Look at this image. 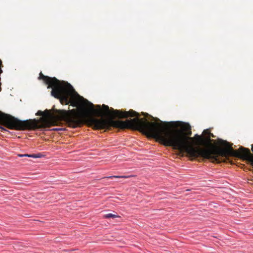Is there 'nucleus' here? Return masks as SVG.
Here are the masks:
<instances>
[{
  "label": "nucleus",
  "instance_id": "obj_8",
  "mask_svg": "<svg viewBox=\"0 0 253 253\" xmlns=\"http://www.w3.org/2000/svg\"><path fill=\"white\" fill-rule=\"evenodd\" d=\"M129 177H130V176H126V175H121V176H119V175H114V176H109L105 177L104 178H112L114 177V178H128Z\"/></svg>",
  "mask_w": 253,
  "mask_h": 253
},
{
  "label": "nucleus",
  "instance_id": "obj_2",
  "mask_svg": "<svg viewBox=\"0 0 253 253\" xmlns=\"http://www.w3.org/2000/svg\"><path fill=\"white\" fill-rule=\"evenodd\" d=\"M39 79H42L47 84L48 88H52L51 95L59 99L60 102L68 104L77 98H81L83 105L88 108V114L91 116H101L100 106L97 105V109H95L94 105L87 100L81 97L75 90L73 87L67 82H60L55 78H50L44 76L42 73Z\"/></svg>",
  "mask_w": 253,
  "mask_h": 253
},
{
  "label": "nucleus",
  "instance_id": "obj_1",
  "mask_svg": "<svg viewBox=\"0 0 253 253\" xmlns=\"http://www.w3.org/2000/svg\"><path fill=\"white\" fill-rule=\"evenodd\" d=\"M156 138L166 146H172L180 152H185L191 158L201 157L219 163L218 157L233 156L246 160L253 165V155L250 150L241 147L239 151L234 150L232 145L226 141L221 140V144L227 147L215 150V154L207 149H201L194 146L193 138L188 137L191 134V126L182 122H163L156 118ZM253 152V144L252 145Z\"/></svg>",
  "mask_w": 253,
  "mask_h": 253
},
{
  "label": "nucleus",
  "instance_id": "obj_3",
  "mask_svg": "<svg viewBox=\"0 0 253 253\" xmlns=\"http://www.w3.org/2000/svg\"><path fill=\"white\" fill-rule=\"evenodd\" d=\"M58 115L57 116H54L51 114L48 110H45L44 112L39 111L36 113L37 115L45 116L46 119L43 121V123L41 124L39 126V128H45L48 127L50 126V122L49 119H55L57 120H65L70 126L73 127H76L80 125L81 121L76 116L70 115L68 114V111L66 110H57Z\"/></svg>",
  "mask_w": 253,
  "mask_h": 253
},
{
  "label": "nucleus",
  "instance_id": "obj_5",
  "mask_svg": "<svg viewBox=\"0 0 253 253\" xmlns=\"http://www.w3.org/2000/svg\"><path fill=\"white\" fill-rule=\"evenodd\" d=\"M102 107L107 115H112L119 118H126L128 117H138V113L133 110H130L128 112H122L120 110L112 109V111L110 112L108 106L103 104Z\"/></svg>",
  "mask_w": 253,
  "mask_h": 253
},
{
  "label": "nucleus",
  "instance_id": "obj_7",
  "mask_svg": "<svg viewBox=\"0 0 253 253\" xmlns=\"http://www.w3.org/2000/svg\"><path fill=\"white\" fill-rule=\"evenodd\" d=\"M203 133L204 134V135H208V137H207V139L208 140H210V137L211 136V137H213V134L211 133L209 129H205L204 130Z\"/></svg>",
  "mask_w": 253,
  "mask_h": 253
},
{
  "label": "nucleus",
  "instance_id": "obj_6",
  "mask_svg": "<svg viewBox=\"0 0 253 253\" xmlns=\"http://www.w3.org/2000/svg\"><path fill=\"white\" fill-rule=\"evenodd\" d=\"M91 122L94 127L97 129H104L110 126V122L105 119L92 118Z\"/></svg>",
  "mask_w": 253,
  "mask_h": 253
},
{
  "label": "nucleus",
  "instance_id": "obj_11",
  "mask_svg": "<svg viewBox=\"0 0 253 253\" xmlns=\"http://www.w3.org/2000/svg\"><path fill=\"white\" fill-rule=\"evenodd\" d=\"M50 130L54 131L64 130H65V128L63 127H55L51 129Z\"/></svg>",
  "mask_w": 253,
  "mask_h": 253
},
{
  "label": "nucleus",
  "instance_id": "obj_12",
  "mask_svg": "<svg viewBox=\"0 0 253 253\" xmlns=\"http://www.w3.org/2000/svg\"><path fill=\"white\" fill-rule=\"evenodd\" d=\"M42 157V155L40 154H32V156H31V158H41Z\"/></svg>",
  "mask_w": 253,
  "mask_h": 253
},
{
  "label": "nucleus",
  "instance_id": "obj_13",
  "mask_svg": "<svg viewBox=\"0 0 253 253\" xmlns=\"http://www.w3.org/2000/svg\"><path fill=\"white\" fill-rule=\"evenodd\" d=\"M31 156H32V154L31 155H30V154H24V155H19V157H23V156H25V157H30Z\"/></svg>",
  "mask_w": 253,
  "mask_h": 253
},
{
  "label": "nucleus",
  "instance_id": "obj_9",
  "mask_svg": "<svg viewBox=\"0 0 253 253\" xmlns=\"http://www.w3.org/2000/svg\"><path fill=\"white\" fill-rule=\"evenodd\" d=\"M195 138H196V142H195V145H199L201 142V140H202V138H201V136L199 135L198 134H196L195 135Z\"/></svg>",
  "mask_w": 253,
  "mask_h": 253
},
{
  "label": "nucleus",
  "instance_id": "obj_14",
  "mask_svg": "<svg viewBox=\"0 0 253 253\" xmlns=\"http://www.w3.org/2000/svg\"><path fill=\"white\" fill-rule=\"evenodd\" d=\"M34 121H35V122H38V120H35V119L34 120Z\"/></svg>",
  "mask_w": 253,
  "mask_h": 253
},
{
  "label": "nucleus",
  "instance_id": "obj_10",
  "mask_svg": "<svg viewBox=\"0 0 253 253\" xmlns=\"http://www.w3.org/2000/svg\"><path fill=\"white\" fill-rule=\"evenodd\" d=\"M118 217V216L116 214H114L112 213H108L104 215V217L106 218H116Z\"/></svg>",
  "mask_w": 253,
  "mask_h": 253
},
{
  "label": "nucleus",
  "instance_id": "obj_4",
  "mask_svg": "<svg viewBox=\"0 0 253 253\" xmlns=\"http://www.w3.org/2000/svg\"><path fill=\"white\" fill-rule=\"evenodd\" d=\"M36 124L28 121H21L8 114L0 112V129L2 131H8L4 127L10 129L23 130L31 129L37 126Z\"/></svg>",
  "mask_w": 253,
  "mask_h": 253
}]
</instances>
